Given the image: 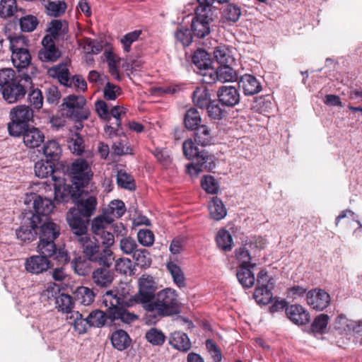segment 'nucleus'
I'll return each mask as SVG.
<instances>
[{
	"mask_svg": "<svg viewBox=\"0 0 362 362\" xmlns=\"http://www.w3.org/2000/svg\"><path fill=\"white\" fill-rule=\"evenodd\" d=\"M78 198L74 199L76 207L71 208L67 213L66 220L71 230L79 228H87L92 216L96 209L97 199L81 189Z\"/></svg>",
	"mask_w": 362,
	"mask_h": 362,
	"instance_id": "nucleus-1",
	"label": "nucleus"
},
{
	"mask_svg": "<svg viewBox=\"0 0 362 362\" xmlns=\"http://www.w3.org/2000/svg\"><path fill=\"white\" fill-rule=\"evenodd\" d=\"M87 230L88 228L85 227L71 230L86 260L97 264L114 257L111 249H103L99 239L88 234Z\"/></svg>",
	"mask_w": 362,
	"mask_h": 362,
	"instance_id": "nucleus-2",
	"label": "nucleus"
},
{
	"mask_svg": "<svg viewBox=\"0 0 362 362\" xmlns=\"http://www.w3.org/2000/svg\"><path fill=\"white\" fill-rule=\"evenodd\" d=\"M180 303L177 292L170 288H164L155 296L152 301L146 305V311L155 313L149 315V317L154 319L177 315L180 313Z\"/></svg>",
	"mask_w": 362,
	"mask_h": 362,
	"instance_id": "nucleus-3",
	"label": "nucleus"
},
{
	"mask_svg": "<svg viewBox=\"0 0 362 362\" xmlns=\"http://www.w3.org/2000/svg\"><path fill=\"white\" fill-rule=\"evenodd\" d=\"M192 139L185 140L182 144L185 156L194 162L187 165V172L192 176H197L204 169L211 171L216 164L214 156L204 149H200Z\"/></svg>",
	"mask_w": 362,
	"mask_h": 362,
	"instance_id": "nucleus-4",
	"label": "nucleus"
},
{
	"mask_svg": "<svg viewBox=\"0 0 362 362\" xmlns=\"http://www.w3.org/2000/svg\"><path fill=\"white\" fill-rule=\"evenodd\" d=\"M122 301V299L116 295H112V291L106 293L103 303L107 308L108 318L115 324H119V322L130 324L136 320L138 316L124 307Z\"/></svg>",
	"mask_w": 362,
	"mask_h": 362,
	"instance_id": "nucleus-5",
	"label": "nucleus"
},
{
	"mask_svg": "<svg viewBox=\"0 0 362 362\" xmlns=\"http://www.w3.org/2000/svg\"><path fill=\"white\" fill-rule=\"evenodd\" d=\"M62 109L66 112L68 118L75 122L86 120L90 116L86 100L81 95L72 94L64 98Z\"/></svg>",
	"mask_w": 362,
	"mask_h": 362,
	"instance_id": "nucleus-6",
	"label": "nucleus"
},
{
	"mask_svg": "<svg viewBox=\"0 0 362 362\" xmlns=\"http://www.w3.org/2000/svg\"><path fill=\"white\" fill-rule=\"evenodd\" d=\"M33 86V80L30 75L23 73L19 79L6 86L1 93L4 100L8 103H16L24 99L28 88H31Z\"/></svg>",
	"mask_w": 362,
	"mask_h": 362,
	"instance_id": "nucleus-7",
	"label": "nucleus"
},
{
	"mask_svg": "<svg viewBox=\"0 0 362 362\" xmlns=\"http://www.w3.org/2000/svg\"><path fill=\"white\" fill-rule=\"evenodd\" d=\"M48 74L58 79L62 85L66 87L74 88L76 90L84 92L87 89V83L81 75L69 76V71L66 65L59 64L48 69Z\"/></svg>",
	"mask_w": 362,
	"mask_h": 362,
	"instance_id": "nucleus-8",
	"label": "nucleus"
},
{
	"mask_svg": "<svg viewBox=\"0 0 362 362\" xmlns=\"http://www.w3.org/2000/svg\"><path fill=\"white\" fill-rule=\"evenodd\" d=\"M214 20L213 11L206 9V7L198 6L195 9V16L191 24V31L194 36L198 38H204L211 32L210 25Z\"/></svg>",
	"mask_w": 362,
	"mask_h": 362,
	"instance_id": "nucleus-9",
	"label": "nucleus"
},
{
	"mask_svg": "<svg viewBox=\"0 0 362 362\" xmlns=\"http://www.w3.org/2000/svg\"><path fill=\"white\" fill-rule=\"evenodd\" d=\"M66 170L71 177L72 185L81 189L88 185L93 176L88 163L83 159L76 160L67 166Z\"/></svg>",
	"mask_w": 362,
	"mask_h": 362,
	"instance_id": "nucleus-10",
	"label": "nucleus"
},
{
	"mask_svg": "<svg viewBox=\"0 0 362 362\" xmlns=\"http://www.w3.org/2000/svg\"><path fill=\"white\" fill-rule=\"evenodd\" d=\"M139 291L134 296V300L146 308L156 295L157 285L153 276L143 274L138 281Z\"/></svg>",
	"mask_w": 362,
	"mask_h": 362,
	"instance_id": "nucleus-11",
	"label": "nucleus"
},
{
	"mask_svg": "<svg viewBox=\"0 0 362 362\" xmlns=\"http://www.w3.org/2000/svg\"><path fill=\"white\" fill-rule=\"evenodd\" d=\"M274 284V279L269 276L266 271L261 270L259 272L257 277V287L253 293V297L258 304L267 305L270 303Z\"/></svg>",
	"mask_w": 362,
	"mask_h": 362,
	"instance_id": "nucleus-12",
	"label": "nucleus"
},
{
	"mask_svg": "<svg viewBox=\"0 0 362 362\" xmlns=\"http://www.w3.org/2000/svg\"><path fill=\"white\" fill-rule=\"evenodd\" d=\"M115 257L97 263L99 266L95 269L91 275L93 283L100 288H107L110 286L115 278L113 263Z\"/></svg>",
	"mask_w": 362,
	"mask_h": 362,
	"instance_id": "nucleus-13",
	"label": "nucleus"
},
{
	"mask_svg": "<svg viewBox=\"0 0 362 362\" xmlns=\"http://www.w3.org/2000/svg\"><path fill=\"white\" fill-rule=\"evenodd\" d=\"M54 180V200L57 202H69L70 200L74 202V199H77V195H79V192L81 189L76 187L73 185H69L64 182V180L53 175Z\"/></svg>",
	"mask_w": 362,
	"mask_h": 362,
	"instance_id": "nucleus-14",
	"label": "nucleus"
},
{
	"mask_svg": "<svg viewBox=\"0 0 362 362\" xmlns=\"http://www.w3.org/2000/svg\"><path fill=\"white\" fill-rule=\"evenodd\" d=\"M37 252L40 255L45 256L47 259L53 257L60 263L68 262L67 252L63 249H57L54 240H39Z\"/></svg>",
	"mask_w": 362,
	"mask_h": 362,
	"instance_id": "nucleus-15",
	"label": "nucleus"
},
{
	"mask_svg": "<svg viewBox=\"0 0 362 362\" xmlns=\"http://www.w3.org/2000/svg\"><path fill=\"white\" fill-rule=\"evenodd\" d=\"M36 216L23 217L22 225L16 230V237L23 243H30L35 240L37 235V229L40 224Z\"/></svg>",
	"mask_w": 362,
	"mask_h": 362,
	"instance_id": "nucleus-16",
	"label": "nucleus"
},
{
	"mask_svg": "<svg viewBox=\"0 0 362 362\" xmlns=\"http://www.w3.org/2000/svg\"><path fill=\"white\" fill-rule=\"evenodd\" d=\"M24 267L28 273L38 275L52 269L53 263L45 256L35 255L25 259Z\"/></svg>",
	"mask_w": 362,
	"mask_h": 362,
	"instance_id": "nucleus-17",
	"label": "nucleus"
},
{
	"mask_svg": "<svg viewBox=\"0 0 362 362\" xmlns=\"http://www.w3.org/2000/svg\"><path fill=\"white\" fill-rule=\"evenodd\" d=\"M306 300L311 308L321 311L329 305L330 296L325 291L315 288L308 291Z\"/></svg>",
	"mask_w": 362,
	"mask_h": 362,
	"instance_id": "nucleus-18",
	"label": "nucleus"
},
{
	"mask_svg": "<svg viewBox=\"0 0 362 362\" xmlns=\"http://www.w3.org/2000/svg\"><path fill=\"white\" fill-rule=\"evenodd\" d=\"M34 212L31 216H36V219L39 223L43 221L42 218L47 220V216L54 209L53 202L47 197H42L37 194L33 196Z\"/></svg>",
	"mask_w": 362,
	"mask_h": 362,
	"instance_id": "nucleus-19",
	"label": "nucleus"
},
{
	"mask_svg": "<svg viewBox=\"0 0 362 362\" xmlns=\"http://www.w3.org/2000/svg\"><path fill=\"white\" fill-rule=\"evenodd\" d=\"M218 102L226 107H234L240 102L238 90L232 86H222L217 92Z\"/></svg>",
	"mask_w": 362,
	"mask_h": 362,
	"instance_id": "nucleus-20",
	"label": "nucleus"
},
{
	"mask_svg": "<svg viewBox=\"0 0 362 362\" xmlns=\"http://www.w3.org/2000/svg\"><path fill=\"white\" fill-rule=\"evenodd\" d=\"M287 317L294 324L304 325L310 322L309 313L300 305H291L286 308Z\"/></svg>",
	"mask_w": 362,
	"mask_h": 362,
	"instance_id": "nucleus-21",
	"label": "nucleus"
},
{
	"mask_svg": "<svg viewBox=\"0 0 362 362\" xmlns=\"http://www.w3.org/2000/svg\"><path fill=\"white\" fill-rule=\"evenodd\" d=\"M238 86L245 95H253L259 93L262 89L261 83L252 74H244L238 81Z\"/></svg>",
	"mask_w": 362,
	"mask_h": 362,
	"instance_id": "nucleus-22",
	"label": "nucleus"
},
{
	"mask_svg": "<svg viewBox=\"0 0 362 362\" xmlns=\"http://www.w3.org/2000/svg\"><path fill=\"white\" fill-rule=\"evenodd\" d=\"M38 228L39 240H55L60 234L59 226L49 221H43L38 225Z\"/></svg>",
	"mask_w": 362,
	"mask_h": 362,
	"instance_id": "nucleus-23",
	"label": "nucleus"
},
{
	"mask_svg": "<svg viewBox=\"0 0 362 362\" xmlns=\"http://www.w3.org/2000/svg\"><path fill=\"white\" fill-rule=\"evenodd\" d=\"M58 165L48 159L38 160L34 166L35 174L39 178H46L49 175L53 178V175H56L58 171Z\"/></svg>",
	"mask_w": 362,
	"mask_h": 362,
	"instance_id": "nucleus-24",
	"label": "nucleus"
},
{
	"mask_svg": "<svg viewBox=\"0 0 362 362\" xmlns=\"http://www.w3.org/2000/svg\"><path fill=\"white\" fill-rule=\"evenodd\" d=\"M24 144L30 148L40 146L44 142L45 135L37 128H28L23 136Z\"/></svg>",
	"mask_w": 362,
	"mask_h": 362,
	"instance_id": "nucleus-25",
	"label": "nucleus"
},
{
	"mask_svg": "<svg viewBox=\"0 0 362 362\" xmlns=\"http://www.w3.org/2000/svg\"><path fill=\"white\" fill-rule=\"evenodd\" d=\"M169 344L175 349L182 352H187L192 347L187 334L182 332L172 333L169 338Z\"/></svg>",
	"mask_w": 362,
	"mask_h": 362,
	"instance_id": "nucleus-26",
	"label": "nucleus"
},
{
	"mask_svg": "<svg viewBox=\"0 0 362 362\" xmlns=\"http://www.w3.org/2000/svg\"><path fill=\"white\" fill-rule=\"evenodd\" d=\"M192 101L197 107L204 109L212 101L209 90L204 86H198L192 93Z\"/></svg>",
	"mask_w": 362,
	"mask_h": 362,
	"instance_id": "nucleus-27",
	"label": "nucleus"
},
{
	"mask_svg": "<svg viewBox=\"0 0 362 362\" xmlns=\"http://www.w3.org/2000/svg\"><path fill=\"white\" fill-rule=\"evenodd\" d=\"M34 111L25 105H18L13 107L9 113L11 119L28 123L33 118Z\"/></svg>",
	"mask_w": 362,
	"mask_h": 362,
	"instance_id": "nucleus-28",
	"label": "nucleus"
},
{
	"mask_svg": "<svg viewBox=\"0 0 362 362\" xmlns=\"http://www.w3.org/2000/svg\"><path fill=\"white\" fill-rule=\"evenodd\" d=\"M126 211L124 203L119 199L112 201L108 207L104 210V214L107 216L108 223H112L115 218L122 217Z\"/></svg>",
	"mask_w": 362,
	"mask_h": 362,
	"instance_id": "nucleus-29",
	"label": "nucleus"
},
{
	"mask_svg": "<svg viewBox=\"0 0 362 362\" xmlns=\"http://www.w3.org/2000/svg\"><path fill=\"white\" fill-rule=\"evenodd\" d=\"M193 131L194 140L197 145L204 147L212 144L213 136L211 129L209 126L202 124Z\"/></svg>",
	"mask_w": 362,
	"mask_h": 362,
	"instance_id": "nucleus-30",
	"label": "nucleus"
},
{
	"mask_svg": "<svg viewBox=\"0 0 362 362\" xmlns=\"http://www.w3.org/2000/svg\"><path fill=\"white\" fill-rule=\"evenodd\" d=\"M110 340L112 346L120 351L127 349L132 343L129 335L123 329H117L113 332Z\"/></svg>",
	"mask_w": 362,
	"mask_h": 362,
	"instance_id": "nucleus-31",
	"label": "nucleus"
},
{
	"mask_svg": "<svg viewBox=\"0 0 362 362\" xmlns=\"http://www.w3.org/2000/svg\"><path fill=\"white\" fill-rule=\"evenodd\" d=\"M43 153L46 159L59 164V159L62 153V148L59 143L54 140H48L44 144Z\"/></svg>",
	"mask_w": 362,
	"mask_h": 362,
	"instance_id": "nucleus-32",
	"label": "nucleus"
},
{
	"mask_svg": "<svg viewBox=\"0 0 362 362\" xmlns=\"http://www.w3.org/2000/svg\"><path fill=\"white\" fill-rule=\"evenodd\" d=\"M210 217L215 221L223 219L227 214L226 209L222 200L218 197H214L209 203Z\"/></svg>",
	"mask_w": 362,
	"mask_h": 362,
	"instance_id": "nucleus-33",
	"label": "nucleus"
},
{
	"mask_svg": "<svg viewBox=\"0 0 362 362\" xmlns=\"http://www.w3.org/2000/svg\"><path fill=\"white\" fill-rule=\"evenodd\" d=\"M11 60L13 66L20 72L21 69L27 68L31 63V55L28 49L15 52L11 54Z\"/></svg>",
	"mask_w": 362,
	"mask_h": 362,
	"instance_id": "nucleus-34",
	"label": "nucleus"
},
{
	"mask_svg": "<svg viewBox=\"0 0 362 362\" xmlns=\"http://www.w3.org/2000/svg\"><path fill=\"white\" fill-rule=\"evenodd\" d=\"M52 296L54 298L56 308L59 311L71 314L74 303L70 295L60 293L59 291L58 293H55L54 296L53 295Z\"/></svg>",
	"mask_w": 362,
	"mask_h": 362,
	"instance_id": "nucleus-35",
	"label": "nucleus"
},
{
	"mask_svg": "<svg viewBox=\"0 0 362 362\" xmlns=\"http://www.w3.org/2000/svg\"><path fill=\"white\" fill-rule=\"evenodd\" d=\"M216 81L221 83L238 81L236 71L230 67L228 64L226 65H219L216 68Z\"/></svg>",
	"mask_w": 362,
	"mask_h": 362,
	"instance_id": "nucleus-36",
	"label": "nucleus"
},
{
	"mask_svg": "<svg viewBox=\"0 0 362 362\" xmlns=\"http://www.w3.org/2000/svg\"><path fill=\"white\" fill-rule=\"evenodd\" d=\"M252 267H238L236 276L239 283L245 288H250L255 284V278L251 271Z\"/></svg>",
	"mask_w": 362,
	"mask_h": 362,
	"instance_id": "nucleus-37",
	"label": "nucleus"
},
{
	"mask_svg": "<svg viewBox=\"0 0 362 362\" xmlns=\"http://www.w3.org/2000/svg\"><path fill=\"white\" fill-rule=\"evenodd\" d=\"M67 318L73 320L74 328L79 334H85L88 328L90 327L88 316L83 317V315L78 311H74Z\"/></svg>",
	"mask_w": 362,
	"mask_h": 362,
	"instance_id": "nucleus-38",
	"label": "nucleus"
},
{
	"mask_svg": "<svg viewBox=\"0 0 362 362\" xmlns=\"http://www.w3.org/2000/svg\"><path fill=\"white\" fill-rule=\"evenodd\" d=\"M202 117L199 112L194 107L187 110L184 116V124L189 130H194L201 124Z\"/></svg>",
	"mask_w": 362,
	"mask_h": 362,
	"instance_id": "nucleus-39",
	"label": "nucleus"
},
{
	"mask_svg": "<svg viewBox=\"0 0 362 362\" xmlns=\"http://www.w3.org/2000/svg\"><path fill=\"white\" fill-rule=\"evenodd\" d=\"M61 56V52L54 44L45 45L38 54L39 59L45 62H56Z\"/></svg>",
	"mask_w": 362,
	"mask_h": 362,
	"instance_id": "nucleus-40",
	"label": "nucleus"
},
{
	"mask_svg": "<svg viewBox=\"0 0 362 362\" xmlns=\"http://www.w3.org/2000/svg\"><path fill=\"white\" fill-rule=\"evenodd\" d=\"M329 321V316L327 314L321 313L317 315L310 325V332L320 334L326 333Z\"/></svg>",
	"mask_w": 362,
	"mask_h": 362,
	"instance_id": "nucleus-41",
	"label": "nucleus"
},
{
	"mask_svg": "<svg viewBox=\"0 0 362 362\" xmlns=\"http://www.w3.org/2000/svg\"><path fill=\"white\" fill-rule=\"evenodd\" d=\"M69 30L68 23L66 21L52 20L47 28V32L50 35L57 39L59 36L64 35Z\"/></svg>",
	"mask_w": 362,
	"mask_h": 362,
	"instance_id": "nucleus-42",
	"label": "nucleus"
},
{
	"mask_svg": "<svg viewBox=\"0 0 362 362\" xmlns=\"http://www.w3.org/2000/svg\"><path fill=\"white\" fill-rule=\"evenodd\" d=\"M28 98L27 100L30 105V108L36 110H39L42 107L44 97L42 91L32 86L31 88L28 90Z\"/></svg>",
	"mask_w": 362,
	"mask_h": 362,
	"instance_id": "nucleus-43",
	"label": "nucleus"
},
{
	"mask_svg": "<svg viewBox=\"0 0 362 362\" xmlns=\"http://www.w3.org/2000/svg\"><path fill=\"white\" fill-rule=\"evenodd\" d=\"M22 8H18L16 0H1L0 16L4 18L15 16L18 11H23Z\"/></svg>",
	"mask_w": 362,
	"mask_h": 362,
	"instance_id": "nucleus-44",
	"label": "nucleus"
},
{
	"mask_svg": "<svg viewBox=\"0 0 362 362\" xmlns=\"http://www.w3.org/2000/svg\"><path fill=\"white\" fill-rule=\"evenodd\" d=\"M166 267L173 277L174 283L179 288L185 287V275L181 268L173 262H168Z\"/></svg>",
	"mask_w": 362,
	"mask_h": 362,
	"instance_id": "nucleus-45",
	"label": "nucleus"
},
{
	"mask_svg": "<svg viewBox=\"0 0 362 362\" xmlns=\"http://www.w3.org/2000/svg\"><path fill=\"white\" fill-rule=\"evenodd\" d=\"M145 339L153 346H160L164 344L166 337L160 329L152 327L146 332Z\"/></svg>",
	"mask_w": 362,
	"mask_h": 362,
	"instance_id": "nucleus-46",
	"label": "nucleus"
},
{
	"mask_svg": "<svg viewBox=\"0 0 362 362\" xmlns=\"http://www.w3.org/2000/svg\"><path fill=\"white\" fill-rule=\"evenodd\" d=\"M216 241L218 247L224 251L232 249L233 238L227 230H220L216 235Z\"/></svg>",
	"mask_w": 362,
	"mask_h": 362,
	"instance_id": "nucleus-47",
	"label": "nucleus"
},
{
	"mask_svg": "<svg viewBox=\"0 0 362 362\" xmlns=\"http://www.w3.org/2000/svg\"><path fill=\"white\" fill-rule=\"evenodd\" d=\"M75 295L76 300L84 305H90L95 299L93 291L86 286L78 287L75 292Z\"/></svg>",
	"mask_w": 362,
	"mask_h": 362,
	"instance_id": "nucleus-48",
	"label": "nucleus"
},
{
	"mask_svg": "<svg viewBox=\"0 0 362 362\" xmlns=\"http://www.w3.org/2000/svg\"><path fill=\"white\" fill-rule=\"evenodd\" d=\"M21 74L16 75L15 71L11 68L2 69L0 70V90H2L6 86L14 83L20 78Z\"/></svg>",
	"mask_w": 362,
	"mask_h": 362,
	"instance_id": "nucleus-49",
	"label": "nucleus"
},
{
	"mask_svg": "<svg viewBox=\"0 0 362 362\" xmlns=\"http://www.w3.org/2000/svg\"><path fill=\"white\" fill-rule=\"evenodd\" d=\"M88 318L90 327H102L105 325L108 317L107 313L100 310H95L88 314Z\"/></svg>",
	"mask_w": 362,
	"mask_h": 362,
	"instance_id": "nucleus-50",
	"label": "nucleus"
},
{
	"mask_svg": "<svg viewBox=\"0 0 362 362\" xmlns=\"http://www.w3.org/2000/svg\"><path fill=\"white\" fill-rule=\"evenodd\" d=\"M9 49L13 53V51L18 52L28 49L29 40L23 35L9 36Z\"/></svg>",
	"mask_w": 362,
	"mask_h": 362,
	"instance_id": "nucleus-51",
	"label": "nucleus"
},
{
	"mask_svg": "<svg viewBox=\"0 0 362 362\" xmlns=\"http://www.w3.org/2000/svg\"><path fill=\"white\" fill-rule=\"evenodd\" d=\"M28 128L29 125L28 123L15 119H11V122L8 124V131L9 134L15 137L21 136H23Z\"/></svg>",
	"mask_w": 362,
	"mask_h": 362,
	"instance_id": "nucleus-52",
	"label": "nucleus"
},
{
	"mask_svg": "<svg viewBox=\"0 0 362 362\" xmlns=\"http://www.w3.org/2000/svg\"><path fill=\"white\" fill-rule=\"evenodd\" d=\"M242 11L239 6L235 4H229L223 9V17L229 22L235 23L241 16Z\"/></svg>",
	"mask_w": 362,
	"mask_h": 362,
	"instance_id": "nucleus-53",
	"label": "nucleus"
},
{
	"mask_svg": "<svg viewBox=\"0 0 362 362\" xmlns=\"http://www.w3.org/2000/svg\"><path fill=\"white\" fill-rule=\"evenodd\" d=\"M117 183L119 187L134 190L136 185L133 177L124 170H119L117 175Z\"/></svg>",
	"mask_w": 362,
	"mask_h": 362,
	"instance_id": "nucleus-54",
	"label": "nucleus"
},
{
	"mask_svg": "<svg viewBox=\"0 0 362 362\" xmlns=\"http://www.w3.org/2000/svg\"><path fill=\"white\" fill-rule=\"evenodd\" d=\"M175 37L177 41L180 42L183 46H189L192 42V31L183 25H178L175 33Z\"/></svg>",
	"mask_w": 362,
	"mask_h": 362,
	"instance_id": "nucleus-55",
	"label": "nucleus"
},
{
	"mask_svg": "<svg viewBox=\"0 0 362 362\" xmlns=\"http://www.w3.org/2000/svg\"><path fill=\"white\" fill-rule=\"evenodd\" d=\"M38 24V19L33 15H26L19 18V25L23 32H32Z\"/></svg>",
	"mask_w": 362,
	"mask_h": 362,
	"instance_id": "nucleus-56",
	"label": "nucleus"
},
{
	"mask_svg": "<svg viewBox=\"0 0 362 362\" xmlns=\"http://www.w3.org/2000/svg\"><path fill=\"white\" fill-rule=\"evenodd\" d=\"M201 185L206 192L216 194L219 190V185L211 175H204L201 180Z\"/></svg>",
	"mask_w": 362,
	"mask_h": 362,
	"instance_id": "nucleus-57",
	"label": "nucleus"
},
{
	"mask_svg": "<svg viewBox=\"0 0 362 362\" xmlns=\"http://www.w3.org/2000/svg\"><path fill=\"white\" fill-rule=\"evenodd\" d=\"M197 73L203 76L204 83L211 84L216 81V68L212 67L211 64L198 69Z\"/></svg>",
	"mask_w": 362,
	"mask_h": 362,
	"instance_id": "nucleus-58",
	"label": "nucleus"
},
{
	"mask_svg": "<svg viewBox=\"0 0 362 362\" xmlns=\"http://www.w3.org/2000/svg\"><path fill=\"white\" fill-rule=\"evenodd\" d=\"M214 56L219 65H226L233 61L226 46H218L214 49Z\"/></svg>",
	"mask_w": 362,
	"mask_h": 362,
	"instance_id": "nucleus-59",
	"label": "nucleus"
},
{
	"mask_svg": "<svg viewBox=\"0 0 362 362\" xmlns=\"http://www.w3.org/2000/svg\"><path fill=\"white\" fill-rule=\"evenodd\" d=\"M141 34V30H136L124 35L120 40L124 51L129 53L131 50V46L136 42Z\"/></svg>",
	"mask_w": 362,
	"mask_h": 362,
	"instance_id": "nucleus-60",
	"label": "nucleus"
},
{
	"mask_svg": "<svg viewBox=\"0 0 362 362\" xmlns=\"http://www.w3.org/2000/svg\"><path fill=\"white\" fill-rule=\"evenodd\" d=\"M136 240L131 237H123L119 242V247L124 254L132 255L138 249Z\"/></svg>",
	"mask_w": 362,
	"mask_h": 362,
	"instance_id": "nucleus-61",
	"label": "nucleus"
},
{
	"mask_svg": "<svg viewBox=\"0 0 362 362\" xmlns=\"http://www.w3.org/2000/svg\"><path fill=\"white\" fill-rule=\"evenodd\" d=\"M132 257L135 260L136 264L141 267H147L151 264L149 253L146 249H138L132 255Z\"/></svg>",
	"mask_w": 362,
	"mask_h": 362,
	"instance_id": "nucleus-62",
	"label": "nucleus"
},
{
	"mask_svg": "<svg viewBox=\"0 0 362 362\" xmlns=\"http://www.w3.org/2000/svg\"><path fill=\"white\" fill-rule=\"evenodd\" d=\"M192 62L197 69L211 64L209 54L203 49H198L194 52L192 55Z\"/></svg>",
	"mask_w": 362,
	"mask_h": 362,
	"instance_id": "nucleus-63",
	"label": "nucleus"
},
{
	"mask_svg": "<svg viewBox=\"0 0 362 362\" xmlns=\"http://www.w3.org/2000/svg\"><path fill=\"white\" fill-rule=\"evenodd\" d=\"M218 100H212L209 106L205 108L207 110L208 116L213 119H221L223 118L225 110L223 109Z\"/></svg>",
	"mask_w": 362,
	"mask_h": 362,
	"instance_id": "nucleus-64",
	"label": "nucleus"
}]
</instances>
